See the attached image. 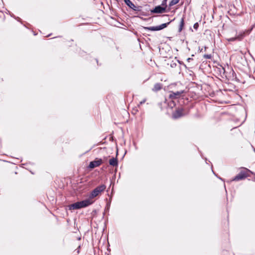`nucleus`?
<instances>
[{"mask_svg":"<svg viewBox=\"0 0 255 255\" xmlns=\"http://www.w3.org/2000/svg\"><path fill=\"white\" fill-rule=\"evenodd\" d=\"M242 169L238 174H237L232 180V181H240L245 179L250 175L249 173H252V171L245 167H241Z\"/></svg>","mask_w":255,"mask_h":255,"instance_id":"nucleus-1","label":"nucleus"},{"mask_svg":"<svg viewBox=\"0 0 255 255\" xmlns=\"http://www.w3.org/2000/svg\"><path fill=\"white\" fill-rule=\"evenodd\" d=\"M184 112L183 108H177L172 114V119L176 120L184 117L185 115Z\"/></svg>","mask_w":255,"mask_h":255,"instance_id":"nucleus-2","label":"nucleus"},{"mask_svg":"<svg viewBox=\"0 0 255 255\" xmlns=\"http://www.w3.org/2000/svg\"><path fill=\"white\" fill-rule=\"evenodd\" d=\"M78 203L80 209L83 208L88 207L89 206L92 205L93 203V201L89 198L81 201H78Z\"/></svg>","mask_w":255,"mask_h":255,"instance_id":"nucleus-3","label":"nucleus"},{"mask_svg":"<svg viewBox=\"0 0 255 255\" xmlns=\"http://www.w3.org/2000/svg\"><path fill=\"white\" fill-rule=\"evenodd\" d=\"M103 162L101 158H96L95 160L92 161L90 162L88 165V168L93 169L95 167L99 166Z\"/></svg>","mask_w":255,"mask_h":255,"instance_id":"nucleus-4","label":"nucleus"},{"mask_svg":"<svg viewBox=\"0 0 255 255\" xmlns=\"http://www.w3.org/2000/svg\"><path fill=\"white\" fill-rule=\"evenodd\" d=\"M125 3L131 9L134 11H139L141 10V7L140 6H136L130 0H124Z\"/></svg>","mask_w":255,"mask_h":255,"instance_id":"nucleus-5","label":"nucleus"},{"mask_svg":"<svg viewBox=\"0 0 255 255\" xmlns=\"http://www.w3.org/2000/svg\"><path fill=\"white\" fill-rule=\"evenodd\" d=\"M165 11V7H163L160 5L156 6L154 8L150 10V12L152 13H162Z\"/></svg>","mask_w":255,"mask_h":255,"instance_id":"nucleus-6","label":"nucleus"},{"mask_svg":"<svg viewBox=\"0 0 255 255\" xmlns=\"http://www.w3.org/2000/svg\"><path fill=\"white\" fill-rule=\"evenodd\" d=\"M184 92V90H181L175 92H171L169 95V99L170 100L177 99L181 96V94H183Z\"/></svg>","mask_w":255,"mask_h":255,"instance_id":"nucleus-7","label":"nucleus"},{"mask_svg":"<svg viewBox=\"0 0 255 255\" xmlns=\"http://www.w3.org/2000/svg\"><path fill=\"white\" fill-rule=\"evenodd\" d=\"M109 164L113 167L118 166V160L117 157H112L109 160Z\"/></svg>","mask_w":255,"mask_h":255,"instance_id":"nucleus-8","label":"nucleus"},{"mask_svg":"<svg viewBox=\"0 0 255 255\" xmlns=\"http://www.w3.org/2000/svg\"><path fill=\"white\" fill-rule=\"evenodd\" d=\"M68 207L70 210L80 209L78 202L69 205Z\"/></svg>","mask_w":255,"mask_h":255,"instance_id":"nucleus-9","label":"nucleus"},{"mask_svg":"<svg viewBox=\"0 0 255 255\" xmlns=\"http://www.w3.org/2000/svg\"><path fill=\"white\" fill-rule=\"evenodd\" d=\"M100 193L96 188L91 192L90 195V198H93L97 196Z\"/></svg>","mask_w":255,"mask_h":255,"instance_id":"nucleus-10","label":"nucleus"},{"mask_svg":"<svg viewBox=\"0 0 255 255\" xmlns=\"http://www.w3.org/2000/svg\"><path fill=\"white\" fill-rule=\"evenodd\" d=\"M162 88V84L157 83L154 84L153 88H152V91L154 92H157L161 90Z\"/></svg>","mask_w":255,"mask_h":255,"instance_id":"nucleus-11","label":"nucleus"},{"mask_svg":"<svg viewBox=\"0 0 255 255\" xmlns=\"http://www.w3.org/2000/svg\"><path fill=\"white\" fill-rule=\"evenodd\" d=\"M145 29H147L150 31H158L160 30L159 25L155 26H149V27H144Z\"/></svg>","mask_w":255,"mask_h":255,"instance_id":"nucleus-12","label":"nucleus"},{"mask_svg":"<svg viewBox=\"0 0 255 255\" xmlns=\"http://www.w3.org/2000/svg\"><path fill=\"white\" fill-rule=\"evenodd\" d=\"M184 24H185V23H184V17H183L181 20H180V24H179V29H178V32H181V31L182 30L184 26Z\"/></svg>","mask_w":255,"mask_h":255,"instance_id":"nucleus-13","label":"nucleus"},{"mask_svg":"<svg viewBox=\"0 0 255 255\" xmlns=\"http://www.w3.org/2000/svg\"><path fill=\"white\" fill-rule=\"evenodd\" d=\"M106 186L104 184H102L97 186L96 188L98 189L99 193H101L106 189Z\"/></svg>","mask_w":255,"mask_h":255,"instance_id":"nucleus-14","label":"nucleus"},{"mask_svg":"<svg viewBox=\"0 0 255 255\" xmlns=\"http://www.w3.org/2000/svg\"><path fill=\"white\" fill-rule=\"evenodd\" d=\"M174 20V19H173V20H171L169 22H168L167 23H162L161 25H159V28L160 30L166 28L170 24V23Z\"/></svg>","mask_w":255,"mask_h":255,"instance_id":"nucleus-15","label":"nucleus"},{"mask_svg":"<svg viewBox=\"0 0 255 255\" xmlns=\"http://www.w3.org/2000/svg\"><path fill=\"white\" fill-rule=\"evenodd\" d=\"M174 20V19H173V20H171L169 22H168L167 23H162L161 25H159V28L160 30L166 28L170 24V23Z\"/></svg>","mask_w":255,"mask_h":255,"instance_id":"nucleus-16","label":"nucleus"},{"mask_svg":"<svg viewBox=\"0 0 255 255\" xmlns=\"http://www.w3.org/2000/svg\"><path fill=\"white\" fill-rule=\"evenodd\" d=\"M167 104L168 107L171 109H173L176 106V104L173 100H171V101L169 102Z\"/></svg>","mask_w":255,"mask_h":255,"instance_id":"nucleus-17","label":"nucleus"},{"mask_svg":"<svg viewBox=\"0 0 255 255\" xmlns=\"http://www.w3.org/2000/svg\"><path fill=\"white\" fill-rule=\"evenodd\" d=\"M244 36V33H241L239 34L238 35L236 36V37L237 38V40L241 41L243 39Z\"/></svg>","mask_w":255,"mask_h":255,"instance_id":"nucleus-18","label":"nucleus"},{"mask_svg":"<svg viewBox=\"0 0 255 255\" xmlns=\"http://www.w3.org/2000/svg\"><path fill=\"white\" fill-rule=\"evenodd\" d=\"M180 0H171L169 2V6H172L179 2Z\"/></svg>","mask_w":255,"mask_h":255,"instance_id":"nucleus-19","label":"nucleus"},{"mask_svg":"<svg viewBox=\"0 0 255 255\" xmlns=\"http://www.w3.org/2000/svg\"><path fill=\"white\" fill-rule=\"evenodd\" d=\"M167 0H163L162 1V3H161V4L160 5H161L163 7H165V9H166L167 8Z\"/></svg>","mask_w":255,"mask_h":255,"instance_id":"nucleus-20","label":"nucleus"},{"mask_svg":"<svg viewBox=\"0 0 255 255\" xmlns=\"http://www.w3.org/2000/svg\"><path fill=\"white\" fill-rule=\"evenodd\" d=\"M227 40L229 42L234 41L237 40V38L236 37V36L234 37H231V38L227 39Z\"/></svg>","mask_w":255,"mask_h":255,"instance_id":"nucleus-21","label":"nucleus"},{"mask_svg":"<svg viewBox=\"0 0 255 255\" xmlns=\"http://www.w3.org/2000/svg\"><path fill=\"white\" fill-rule=\"evenodd\" d=\"M204 57L206 58V59H211L212 55H211V54H205L204 55Z\"/></svg>","mask_w":255,"mask_h":255,"instance_id":"nucleus-22","label":"nucleus"},{"mask_svg":"<svg viewBox=\"0 0 255 255\" xmlns=\"http://www.w3.org/2000/svg\"><path fill=\"white\" fill-rule=\"evenodd\" d=\"M198 27H199V23H198V22H196L194 24L193 28L197 30Z\"/></svg>","mask_w":255,"mask_h":255,"instance_id":"nucleus-23","label":"nucleus"},{"mask_svg":"<svg viewBox=\"0 0 255 255\" xmlns=\"http://www.w3.org/2000/svg\"><path fill=\"white\" fill-rule=\"evenodd\" d=\"M177 66V64L176 62H174V61H172L171 63H170V66L172 67V68H174L176 66Z\"/></svg>","mask_w":255,"mask_h":255,"instance_id":"nucleus-24","label":"nucleus"},{"mask_svg":"<svg viewBox=\"0 0 255 255\" xmlns=\"http://www.w3.org/2000/svg\"><path fill=\"white\" fill-rule=\"evenodd\" d=\"M146 101V99H143L142 101H141V102H140L139 103V105H142L143 104V103H144Z\"/></svg>","mask_w":255,"mask_h":255,"instance_id":"nucleus-25","label":"nucleus"},{"mask_svg":"<svg viewBox=\"0 0 255 255\" xmlns=\"http://www.w3.org/2000/svg\"><path fill=\"white\" fill-rule=\"evenodd\" d=\"M177 62H178L179 64H183V65H184V66H185V67H186V65H185L184 63H183L182 62H180L179 60H177Z\"/></svg>","mask_w":255,"mask_h":255,"instance_id":"nucleus-26","label":"nucleus"},{"mask_svg":"<svg viewBox=\"0 0 255 255\" xmlns=\"http://www.w3.org/2000/svg\"><path fill=\"white\" fill-rule=\"evenodd\" d=\"M15 18L18 21H21V19L19 17H15Z\"/></svg>","mask_w":255,"mask_h":255,"instance_id":"nucleus-27","label":"nucleus"},{"mask_svg":"<svg viewBox=\"0 0 255 255\" xmlns=\"http://www.w3.org/2000/svg\"><path fill=\"white\" fill-rule=\"evenodd\" d=\"M254 26H255V24L252 26V27H251V28L250 30H249V32H250L252 30V29Z\"/></svg>","mask_w":255,"mask_h":255,"instance_id":"nucleus-28","label":"nucleus"},{"mask_svg":"<svg viewBox=\"0 0 255 255\" xmlns=\"http://www.w3.org/2000/svg\"><path fill=\"white\" fill-rule=\"evenodd\" d=\"M109 209H110V207L109 206L108 207H106V208H105V210H106L107 211H108L109 210Z\"/></svg>","mask_w":255,"mask_h":255,"instance_id":"nucleus-29","label":"nucleus"},{"mask_svg":"<svg viewBox=\"0 0 255 255\" xmlns=\"http://www.w3.org/2000/svg\"><path fill=\"white\" fill-rule=\"evenodd\" d=\"M193 59L192 58H188L187 60L189 62L190 60H192Z\"/></svg>","mask_w":255,"mask_h":255,"instance_id":"nucleus-30","label":"nucleus"},{"mask_svg":"<svg viewBox=\"0 0 255 255\" xmlns=\"http://www.w3.org/2000/svg\"><path fill=\"white\" fill-rule=\"evenodd\" d=\"M106 206L107 207L109 206V207H110V203H107V205H106Z\"/></svg>","mask_w":255,"mask_h":255,"instance_id":"nucleus-31","label":"nucleus"},{"mask_svg":"<svg viewBox=\"0 0 255 255\" xmlns=\"http://www.w3.org/2000/svg\"><path fill=\"white\" fill-rule=\"evenodd\" d=\"M199 50H200V52H202V51H203V49H202V48L201 49H200L199 48Z\"/></svg>","mask_w":255,"mask_h":255,"instance_id":"nucleus-32","label":"nucleus"},{"mask_svg":"<svg viewBox=\"0 0 255 255\" xmlns=\"http://www.w3.org/2000/svg\"><path fill=\"white\" fill-rule=\"evenodd\" d=\"M105 211L103 213V217L105 216Z\"/></svg>","mask_w":255,"mask_h":255,"instance_id":"nucleus-33","label":"nucleus"},{"mask_svg":"<svg viewBox=\"0 0 255 255\" xmlns=\"http://www.w3.org/2000/svg\"><path fill=\"white\" fill-rule=\"evenodd\" d=\"M206 48H206V46H205V47H204L205 51L206 50Z\"/></svg>","mask_w":255,"mask_h":255,"instance_id":"nucleus-34","label":"nucleus"},{"mask_svg":"<svg viewBox=\"0 0 255 255\" xmlns=\"http://www.w3.org/2000/svg\"><path fill=\"white\" fill-rule=\"evenodd\" d=\"M50 35H51V34H50L48 35L47 36V37H49Z\"/></svg>","mask_w":255,"mask_h":255,"instance_id":"nucleus-35","label":"nucleus"},{"mask_svg":"<svg viewBox=\"0 0 255 255\" xmlns=\"http://www.w3.org/2000/svg\"><path fill=\"white\" fill-rule=\"evenodd\" d=\"M244 58H245V60L246 61V58L245 56H244Z\"/></svg>","mask_w":255,"mask_h":255,"instance_id":"nucleus-36","label":"nucleus"},{"mask_svg":"<svg viewBox=\"0 0 255 255\" xmlns=\"http://www.w3.org/2000/svg\"><path fill=\"white\" fill-rule=\"evenodd\" d=\"M212 172H213V173L215 174V173L213 170H212Z\"/></svg>","mask_w":255,"mask_h":255,"instance_id":"nucleus-37","label":"nucleus"},{"mask_svg":"<svg viewBox=\"0 0 255 255\" xmlns=\"http://www.w3.org/2000/svg\"><path fill=\"white\" fill-rule=\"evenodd\" d=\"M78 239L80 240L81 238H78Z\"/></svg>","mask_w":255,"mask_h":255,"instance_id":"nucleus-38","label":"nucleus"},{"mask_svg":"<svg viewBox=\"0 0 255 255\" xmlns=\"http://www.w3.org/2000/svg\"><path fill=\"white\" fill-rule=\"evenodd\" d=\"M78 239L80 240L81 238H78Z\"/></svg>","mask_w":255,"mask_h":255,"instance_id":"nucleus-39","label":"nucleus"},{"mask_svg":"<svg viewBox=\"0 0 255 255\" xmlns=\"http://www.w3.org/2000/svg\"><path fill=\"white\" fill-rule=\"evenodd\" d=\"M77 251H78V253H79V249H77Z\"/></svg>","mask_w":255,"mask_h":255,"instance_id":"nucleus-40","label":"nucleus"},{"mask_svg":"<svg viewBox=\"0 0 255 255\" xmlns=\"http://www.w3.org/2000/svg\"><path fill=\"white\" fill-rule=\"evenodd\" d=\"M77 251H78V253H79V249H77Z\"/></svg>","mask_w":255,"mask_h":255,"instance_id":"nucleus-41","label":"nucleus"}]
</instances>
